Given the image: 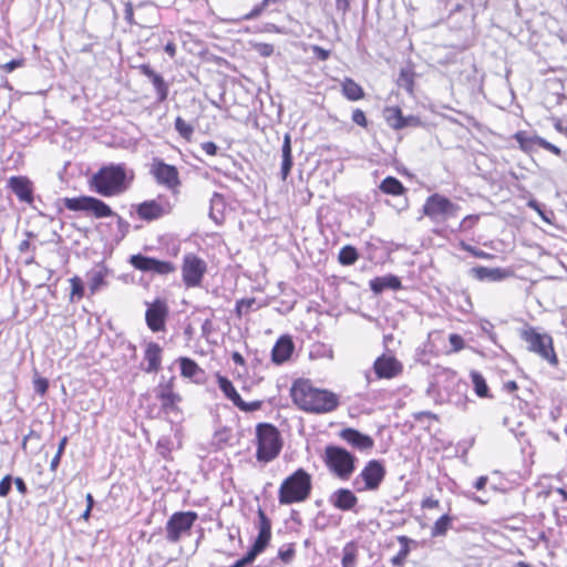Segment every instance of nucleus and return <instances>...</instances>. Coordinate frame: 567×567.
Returning <instances> with one entry per match:
<instances>
[{
	"mask_svg": "<svg viewBox=\"0 0 567 567\" xmlns=\"http://www.w3.org/2000/svg\"><path fill=\"white\" fill-rule=\"evenodd\" d=\"M290 396L300 410L315 414L332 412L340 404L338 394L313 386L308 379L296 380L290 389Z\"/></svg>",
	"mask_w": 567,
	"mask_h": 567,
	"instance_id": "obj_1",
	"label": "nucleus"
},
{
	"mask_svg": "<svg viewBox=\"0 0 567 567\" xmlns=\"http://www.w3.org/2000/svg\"><path fill=\"white\" fill-rule=\"evenodd\" d=\"M133 172L128 174L124 163L109 164L102 166L91 176L90 187L96 194L110 197L125 192L133 181Z\"/></svg>",
	"mask_w": 567,
	"mask_h": 567,
	"instance_id": "obj_2",
	"label": "nucleus"
},
{
	"mask_svg": "<svg viewBox=\"0 0 567 567\" xmlns=\"http://www.w3.org/2000/svg\"><path fill=\"white\" fill-rule=\"evenodd\" d=\"M64 207L71 212H82L94 216L95 218L116 217L118 233L124 238L130 231V223L117 215L110 205L100 198L93 196L64 197L60 199Z\"/></svg>",
	"mask_w": 567,
	"mask_h": 567,
	"instance_id": "obj_3",
	"label": "nucleus"
},
{
	"mask_svg": "<svg viewBox=\"0 0 567 567\" xmlns=\"http://www.w3.org/2000/svg\"><path fill=\"white\" fill-rule=\"evenodd\" d=\"M311 492V476L302 468L288 476L279 488V503L292 504L306 501Z\"/></svg>",
	"mask_w": 567,
	"mask_h": 567,
	"instance_id": "obj_4",
	"label": "nucleus"
},
{
	"mask_svg": "<svg viewBox=\"0 0 567 567\" xmlns=\"http://www.w3.org/2000/svg\"><path fill=\"white\" fill-rule=\"evenodd\" d=\"M257 461H272L282 449L279 430L271 423H259L256 426Z\"/></svg>",
	"mask_w": 567,
	"mask_h": 567,
	"instance_id": "obj_5",
	"label": "nucleus"
},
{
	"mask_svg": "<svg viewBox=\"0 0 567 567\" xmlns=\"http://www.w3.org/2000/svg\"><path fill=\"white\" fill-rule=\"evenodd\" d=\"M520 339L527 343V350L536 353L543 360L547 361L551 367L559 363L558 357L554 349L553 337L546 332H539L534 327L520 330Z\"/></svg>",
	"mask_w": 567,
	"mask_h": 567,
	"instance_id": "obj_6",
	"label": "nucleus"
},
{
	"mask_svg": "<svg viewBox=\"0 0 567 567\" xmlns=\"http://www.w3.org/2000/svg\"><path fill=\"white\" fill-rule=\"evenodd\" d=\"M458 210L460 206L457 204L439 193L430 195L423 205V214L432 220L455 217Z\"/></svg>",
	"mask_w": 567,
	"mask_h": 567,
	"instance_id": "obj_7",
	"label": "nucleus"
},
{
	"mask_svg": "<svg viewBox=\"0 0 567 567\" xmlns=\"http://www.w3.org/2000/svg\"><path fill=\"white\" fill-rule=\"evenodd\" d=\"M207 271V264L204 259L193 252L183 257L182 278L187 288L199 287Z\"/></svg>",
	"mask_w": 567,
	"mask_h": 567,
	"instance_id": "obj_8",
	"label": "nucleus"
},
{
	"mask_svg": "<svg viewBox=\"0 0 567 567\" xmlns=\"http://www.w3.org/2000/svg\"><path fill=\"white\" fill-rule=\"evenodd\" d=\"M128 262L136 270L158 276H166L176 271L174 262L161 260L141 252L130 256Z\"/></svg>",
	"mask_w": 567,
	"mask_h": 567,
	"instance_id": "obj_9",
	"label": "nucleus"
},
{
	"mask_svg": "<svg viewBox=\"0 0 567 567\" xmlns=\"http://www.w3.org/2000/svg\"><path fill=\"white\" fill-rule=\"evenodd\" d=\"M128 262L136 270L158 276H166L176 271L174 262L161 260L141 252L130 256Z\"/></svg>",
	"mask_w": 567,
	"mask_h": 567,
	"instance_id": "obj_10",
	"label": "nucleus"
},
{
	"mask_svg": "<svg viewBox=\"0 0 567 567\" xmlns=\"http://www.w3.org/2000/svg\"><path fill=\"white\" fill-rule=\"evenodd\" d=\"M385 473L382 463H367L354 478L353 487L357 492L377 491L383 482Z\"/></svg>",
	"mask_w": 567,
	"mask_h": 567,
	"instance_id": "obj_11",
	"label": "nucleus"
},
{
	"mask_svg": "<svg viewBox=\"0 0 567 567\" xmlns=\"http://www.w3.org/2000/svg\"><path fill=\"white\" fill-rule=\"evenodd\" d=\"M197 519L195 512H177L173 514L166 523V539L176 543L184 533L190 530Z\"/></svg>",
	"mask_w": 567,
	"mask_h": 567,
	"instance_id": "obj_12",
	"label": "nucleus"
},
{
	"mask_svg": "<svg viewBox=\"0 0 567 567\" xmlns=\"http://www.w3.org/2000/svg\"><path fill=\"white\" fill-rule=\"evenodd\" d=\"M145 321L153 332L164 331L169 309L164 299L157 298L153 302H146Z\"/></svg>",
	"mask_w": 567,
	"mask_h": 567,
	"instance_id": "obj_13",
	"label": "nucleus"
},
{
	"mask_svg": "<svg viewBox=\"0 0 567 567\" xmlns=\"http://www.w3.org/2000/svg\"><path fill=\"white\" fill-rule=\"evenodd\" d=\"M151 173L156 182L175 190L181 185L179 174L176 166L165 163L163 159L155 158Z\"/></svg>",
	"mask_w": 567,
	"mask_h": 567,
	"instance_id": "obj_14",
	"label": "nucleus"
},
{
	"mask_svg": "<svg viewBox=\"0 0 567 567\" xmlns=\"http://www.w3.org/2000/svg\"><path fill=\"white\" fill-rule=\"evenodd\" d=\"M137 216L145 221H153L168 215L172 212L169 202H157L156 199L144 200L134 206Z\"/></svg>",
	"mask_w": 567,
	"mask_h": 567,
	"instance_id": "obj_15",
	"label": "nucleus"
},
{
	"mask_svg": "<svg viewBox=\"0 0 567 567\" xmlns=\"http://www.w3.org/2000/svg\"><path fill=\"white\" fill-rule=\"evenodd\" d=\"M124 4V20L130 25L147 27V20L141 16L143 10H150L152 14L157 12V7L152 1H142L136 7L131 1H123Z\"/></svg>",
	"mask_w": 567,
	"mask_h": 567,
	"instance_id": "obj_16",
	"label": "nucleus"
},
{
	"mask_svg": "<svg viewBox=\"0 0 567 567\" xmlns=\"http://www.w3.org/2000/svg\"><path fill=\"white\" fill-rule=\"evenodd\" d=\"M379 189L381 193L385 195H391L400 198L399 204L396 206V209L399 212L408 209L409 202L408 198L405 197L408 188L402 184L400 179H398L394 176H386L379 184Z\"/></svg>",
	"mask_w": 567,
	"mask_h": 567,
	"instance_id": "obj_17",
	"label": "nucleus"
},
{
	"mask_svg": "<svg viewBox=\"0 0 567 567\" xmlns=\"http://www.w3.org/2000/svg\"><path fill=\"white\" fill-rule=\"evenodd\" d=\"M373 370L379 379H392L402 372L403 365L394 355L382 354L375 359Z\"/></svg>",
	"mask_w": 567,
	"mask_h": 567,
	"instance_id": "obj_18",
	"label": "nucleus"
},
{
	"mask_svg": "<svg viewBox=\"0 0 567 567\" xmlns=\"http://www.w3.org/2000/svg\"><path fill=\"white\" fill-rule=\"evenodd\" d=\"M468 275L477 281L501 282L513 276V271L508 268L475 266L468 270Z\"/></svg>",
	"mask_w": 567,
	"mask_h": 567,
	"instance_id": "obj_19",
	"label": "nucleus"
},
{
	"mask_svg": "<svg viewBox=\"0 0 567 567\" xmlns=\"http://www.w3.org/2000/svg\"><path fill=\"white\" fill-rule=\"evenodd\" d=\"M328 502L339 511L358 513L359 499L354 492L349 488L336 489L329 495Z\"/></svg>",
	"mask_w": 567,
	"mask_h": 567,
	"instance_id": "obj_20",
	"label": "nucleus"
},
{
	"mask_svg": "<svg viewBox=\"0 0 567 567\" xmlns=\"http://www.w3.org/2000/svg\"><path fill=\"white\" fill-rule=\"evenodd\" d=\"M8 187L18 197L20 202L33 203L32 182L24 176H12L8 181Z\"/></svg>",
	"mask_w": 567,
	"mask_h": 567,
	"instance_id": "obj_21",
	"label": "nucleus"
},
{
	"mask_svg": "<svg viewBox=\"0 0 567 567\" xmlns=\"http://www.w3.org/2000/svg\"><path fill=\"white\" fill-rule=\"evenodd\" d=\"M295 351V343L290 336L284 334L278 338L271 350V361L279 365L290 359Z\"/></svg>",
	"mask_w": 567,
	"mask_h": 567,
	"instance_id": "obj_22",
	"label": "nucleus"
},
{
	"mask_svg": "<svg viewBox=\"0 0 567 567\" xmlns=\"http://www.w3.org/2000/svg\"><path fill=\"white\" fill-rule=\"evenodd\" d=\"M141 74L150 79L157 94V102H164L168 96V84L164 78L154 71L150 64H141L138 66Z\"/></svg>",
	"mask_w": 567,
	"mask_h": 567,
	"instance_id": "obj_23",
	"label": "nucleus"
},
{
	"mask_svg": "<svg viewBox=\"0 0 567 567\" xmlns=\"http://www.w3.org/2000/svg\"><path fill=\"white\" fill-rule=\"evenodd\" d=\"M340 437L352 447L360 451L369 450L373 446V439L370 435L363 434L352 427L341 430Z\"/></svg>",
	"mask_w": 567,
	"mask_h": 567,
	"instance_id": "obj_24",
	"label": "nucleus"
},
{
	"mask_svg": "<svg viewBox=\"0 0 567 567\" xmlns=\"http://www.w3.org/2000/svg\"><path fill=\"white\" fill-rule=\"evenodd\" d=\"M369 287L374 295H381L385 290H400L402 288V281L400 277L388 274L385 276L374 277L371 279Z\"/></svg>",
	"mask_w": 567,
	"mask_h": 567,
	"instance_id": "obj_25",
	"label": "nucleus"
},
{
	"mask_svg": "<svg viewBox=\"0 0 567 567\" xmlns=\"http://www.w3.org/2000/svg\"><path fill=\"white\" fill-rule=\"evenodd\" d=\"M281 167H280V176L282 181H286L287 177L291 173V168L293 166L292 158V148H291V135L290 133H286L284 135L282 146H281Z\"/></svg>",
	"mask_w": 567,
	"mask_h": 567,
	"instance_id": "obj_26",
	"label": "nucleus"
},
{
	"mask_svg": "<svg viewBox=\"0 0 567 567\" xmlns=\"http://www.w3.org/2000/svg\"><path fill=\"white\" fill-rule=\"evenodd\" d=\"M178 362L181 374L184 378L192 379L197 383L202 382V378L205 374V372L195 360L187 357H182L178 359Z\"/></svg>",
	"mask_w": 567,
	"mask_h": 567,
	"instance_id": "obj_27",
	"label": "nucleus"
},
{
	"mask_svg": "<svg viewBox=\"0 0 567 567\" xmlns=\"http://www.w3.org/2000/svg\"><path fill=\"white\" fill-rule=\"evenodd\" d=\"M162 348L156 342H148L145 349L144 358L147 361V367L144 371L147 373L157 372L162 362Z\"/></svg>",
	"mask_w": 567,
	"mask_h": 567,
	"instance_id": "obj_28",
	"label": "nucleus"
},
{
	"mask_svg": "<svg viewBox=\"0 0 567 567\" xmlns=\"http://www.w3.org/2000/svg\"><path fill=\"white\" fill-rule=\"evenodd\" d=\"M257 514L259 533L254 543L267 548L271 538V522L261 508H258Z\"/></svg>",
	"mask_w": 567,
	"mask_h": 567,
	"instance_id": "obj_29",
	"label": "nucleus"
},
{
	"mask_svg": "<svg viewBox=\"0 0 567 567\" xmlns=\"http://www.w3.org/2000/svg\"><path fill=\"white\" fill-rule=\"evenodd\" d=\"M226 208V200L224 195L219 193H214L210 197L209 202V218L214 220L216 224H221L224 221Z\"/></svg>",
	"mask_w": 567,
	"mask_h": 567,
	"instance_id": "obj_30",
	"label": "nucleus"
},
{
	"mask_svg": "<svg viewBox=\"0 0 567 567\" xmlns=\"http://www.w3.org/2000/svg\"><path fill=\"white\" fill-rule=\"evenodd\" d=\"M341 92L349 101H359L364 97L363 87L351 78H344L341 82Z\"/></svg>",
	"mask_w": 567,
	"mask_h": 567,
	"instance_id": "obj_31",
	"label": "nucleus"
},
{
	"mask_svg": "<svg viewBox=\"0 0 567 567\" xmlns=\"http://www.w3.org/2000/svg\"><path fill=\"white\" fill-rule=\"evenodd\" d=\"M515 141L519 144V148L525 153H533L538 147L536 138H542L537 134H528L525 131H518L514 134Z\"/></svg>",
	"mask_w": 567,
	"mask_h": 567,
	"instance_id": "obj_32",
	"label": "nucleus"
},
{
	"mask_svg": "<svg viewBox=\"0 0 567 567\" xmlns=\"http://www.w3.org/2000/svg\"><path fill=\"white\" fill-rule=\"evenodd\" d=\"M323 461H358L348 450L338 445H327Z\"/></svg>",
	"mask_w": 567,
	"mask_h": 567,
	"instance_id": "obj_33",
	"label": "nucleus"
},
{
	"mask_svg": "<svg viewBox=\"0 0 567 567\" xmlns=\"http://www.w3.org/2000/svg\"><path fill=\"white\" fill-rule=\"evenodd\" d=\"M217 384L224 395L231 401L234 405H236L241 396L237 392L233 382L227 377L217 374Z\"/></svg>",
	"mask_w": 567,
	"mask_h": 567,
	"instance_id": "obj_34",
	"label": "nucleus"
},
{
	"mask_svg": "<svg viewBox=\"0 0 567 567\" xmlns=\"http://www.w3.org/2000/svg\"><path fill=\"white\" fill-rule=\"evenodd\" d=\"M415 72L411 68H403L400 71L396 84L400 89L405 90L410 95L414 92Z\"/></svg>",
	"mask_w": 567,
	"mask_h": 567,
	"instance_id": "obj_35",
	"label": "nucleus"
},
{
	"mask_svg": "<svg viewBox=\"0 0 567 567\" xmlns=\"http://www.w3.org/2000/svg\"><path fill=\"white\" fill-rule=\"evenodd\" d=\"M107 269H100L89 274V289L91 295H95L102 287L106 286L105 280Z\"/></svg>",
	"mask_w": 567,
	"mask_h": 567,
	"instance_id": "obj_36",
	"label": "nucleus"
},
{
	"mask_svg": "<svg viewBox=\"0 0 567 567\" xmlns=\"http://www.w3.org/2000/svg\"><path fill=\"white\" fill-rule=\"evenodd\" d=\"M453 517L449 514H443L436 522L434 523L431 529L432 537H441L445 536L447 530L452 527Z\"/></svg>",
	"mask_w": 567,
	"mask_h": 567,
	"instance_id": "obj_37",
	"label": "nucleus"
},
{
	"mask_svg": "<svg viewBox=\"0 0 567 567\" xmlns=\"http://www.w3.org/2000/svg\"><path fill=\"white\" fill-rule=\"evenodd\" d=\"M471 378L476 395L480 398H489V388L482 373H480L478 371H472Z\"/></svg>",
	"mask_w": 567,
	"mask_h": 567,
	"instance_id": "obj_38",
	"label": "nucleus"
},
{
	"mask_svg": "<svg viewBox=\"0 0 567 567\" xmlns=\"http://www.w3.org/2000/svg\"><path fill=\"white\" fill-rule=\"evenodd\" d=\"M359 259L358 249L352 245L343 246L338 255V260L342 266H351Z\"/></svg>",
	"mask_w": 567,
	"mask_h": 567,
	"instance_id": "obj_39",
	"label": "nucleus"
},
{
	"mask_svg": "<svg viewBox=\"0 0 567 567\" xmlns=\"http://www.w3.org/2000/svg\"><path fill=\"white\" fill-rule=\"evenodd\" d=\"M266 548L261 547L259 544L254 543L249 550L238 560L234 563L236 567H245L255 561L256 557L260 555Z\"/></svg>",
	"mask_w": 567,
	"mask_h": 567,
	"instance_id": "obj_40",
	"label": "nucleus"
},
{
	"mask_svg": "<svg viewBox=\"0 0 567 567\" xmlns=\"http://www.w3.org/2000/svg\"><path fill=\"white\" fill-rule=\"evenodd\" d=\"M330 471L341 480H348L354 472V463H327Z\"/></svg>",
	"mask_w": 567,
	"mask_h": 567,
	"instance_id": "obj_41",
	"label": "nucleus"
},
{
	"mask_svg": "<svg viewBox=\"0 0 567 567\" xmlns=\"http://www.w3.org/2000/svg\"><path fill=\"white\" fill-rule=\"evenodd\" d=\"M402 110L399 106H386L383 110V117L386 124L396 131V124L402 120Z\"/></svg>",
	"mask_w": 567,
	"mask_h": 567,
	"instance_id": "obj_42",
	"label": "nucleus"
},
{
	"mask_svg": "<svg viewBox=\"0 0 567 567\" xmlns=\"http://www.w3.org/2000/svg\"><path fill=\"white\" fill-rule=\"evenodd\" d=\"M343 556L341 560L342 567H355L357 563V546L353 542L346 544L342 549Z\"/></svg>",
	"mask_w": 567,
	"mask_h": 567,
	"instance_id": "obj_43",
	"label": "nucleus"
},
{
	"mask_svg": "<svg viewBox=\"0 0 567 567\" xmlns=\"http://www.w3.org/2000/svg\"><path fill=\"white\" fill-rule=\"evenodd\" d=\"M154 392L156 399H158L159 401L177 394L174 391V378H171L167 382H159V384L154 389Z\"/></svg>",
	"mask_w": 567,
	"mask_h": 567,
	"instance_id": "obj_44",
	"label": "nucleus"
},
{
	"mask_svg": "<svg viewBox=\"0 0 567 567\" xmlns=\"http://www.w3.org/2000/svg\"><path fill=\"white\" fill-rule=\"evenodd\" d=\"M182 401V396L177 393L168 399L161 400V410L165 414H178L181 410L178 403Z\"/></svg>",
	"mask_w": 567,
	"mask_h": 567,
	"instance_id": "obj_45",
	"label": "nucleus"
},
{
	"mask_svg": "<svg viewBox=\"0 0 567 567\" xmlns=\"http://www.w3.org/2000/svg\"><path fill=\"white\" fill-rule=\"evenodd\" d=\"M527 206L529 208L534 209L535 212H537L538 215L540 216V218L545 223L551 224V219L554 218V213H553V210L547 209L544 204L539 203L536 199H529L527 203Z\"/></svg>",
	"mask_w": 567,
	"mask_h": 567,
	"instance_id": "obj_46",
	"label": "nucleus"
},
{
	"mask_svg": "<svg viewBox=\"0 0 567 567\" xmlns=\"http://www.w3.org/2000/svg\"><path fill=\"white\" fill-rule=\"evenodd\" d=\"M176 132L185 140L189 141L194 133V127L187 123L183 117L177 116L174 122Z\"/></svg>",
	"mask_w": 567,
	"mask_h": 567,
	"instance_id": "obj_47",
	"label": "nucleus"
},
{
	"mask_svg": "<svg viewBox=\"0 0 567 567\" xmlns=\"http://www.w3.org/2000/svg\"><path fill=\"white\" fill-rule=\"evenodd\" d=\"M70 284H71V292H70L71 300L74 301V300L82 299L84 296V291H85V286H84L83 280L80 277L74 276L70 279Z\"/></svg>",
	"mask_w": 567,
	"mask_h": 567,
	"instance_id": "obj_48",
	"label": "nucleus"
},
{
	"mask_svg": "<svg viewBox=\"0 0 567 567\" xmlns=\"http://www.w3.org/2000/svg\"><path fill=\"white\" fill-rule=\"evenodd\" d=\"M249 45L254 52L258 53L262 58H269L275 52V47L270 43L250 41Z\"/></svg>",
	"mask_w": 567,
	"mask_h": 567,
	"instance_id": "obj_49",
	"label": "nucleus"
},
{
	"mask_svg": "<svg viewBox=\"0 0 567 567\" xmlns=\"http://www.w3.org/2000/svg\"><path fill=\"white\" fill-rule=\"evenodd\" d=\"M399 540L403 546L399 553L391 558V563L394 566H401L410 551L408 546L410 539L406 536H401L399 537Z\"/></svg>",
	"mask_w": 567,
	"mask_h": 567,
	"instance_id": "obj_50",
	"label": "nucleus"
},
{
	"mask_svg": "<svg viewBox=\"0 0 567 567\" xmlns=\"http://www.w3.org/2000/svg\"><path fill=\"white\" fill-rule=\"evenodd\" d=\"M460 248L470 252L473 257L475 258H480V259H491L493 258V255L489 254V252H486L475 246H472L470 244H467L466 241L464 240H461L460 244H458Z\"/></svg>",
	"mask_w": 567,
	"mask_h": 567,
	"instance_id": "obj_51",
	"label": "nucleus"
},
{
	"mask_svg": "<svg viewBox=\"0 0 567 567\" xmlns=\"http://www.w3.org/2000/svg\"><path fill=\"white\" fill-rule=\"evenodd\" d=\"M33 261H34L33 255H29L28 252L19 254L18 259H17V264L19 266V269H18L19 276L22 275L23 268H29L33 264ZM20 281L23 286L29 285L22 277H20Z\"/></svg>",
	"mask_w": 567,
	"mask_h": 567,
	"instance_id": "obj_52",
	"label": "nucleus"
},
{
	"mask_svg": "<svg viewBox=\"0 0 567 567\" xmlns=\"http://www.w3.org/2000/svg\"><path fill=\"white\" fill-rule=\"evenodd\" d=\"M255 298H243L240 300H237L235 311L237 317H243L244 315H247L252 305L255 303Z\"/></svg>",
	"mask_w": 567,
	"mask_h": 567,
	"instance_id": "obj_53",
	"label": "nucleus"
},
{
	"mask_svg": "<svg viewBox=\"0 0 567 567\" xmlns=\"http://www.w3.org/2000/svg\"><path fill=\"white\" fill-rule=\"evenodd\" d=\"M422 125V121L419 116L415 115H402V120L396 124V131L403 130L405 127H417Z\"/></svg>",
	"mask_w": 567,
	"mask_h": 567,
	"instance_id": "obj_54",
	"label": "nucleus"
},
{
	"mask_svg": "<svg viewBox=\"0 0 567 567\" xmlns=\"http://www.w3.org/2000/svg\"><path fill=\"white\" fill-rule=\"evenodd\" d=\"M261 405H262L261 401L246 402L240 398V400L238 401V403H236L235 406L244 412H255V411L259 410L261 408Z\"/></svg>",
	"mask_w": 567,
	"mask_h": 567,
	"instance_id": "obj_55",
	"label": "nucleus"
},
{
	"mask_svg": "<svg viewBox=\"0 0 567 567\" xmlns=\"http://www.w3.org/2000/svg\"><path fill=\"white\" fill-rule=\"evenodd\" d=\"M536 141L538 142V147H542L548 152H550L551 154L558 156V157H561L563 156V151L556 146L555 144L546 141L545 138H536Z\"/></svg>",
	"mask_w": 567,
	"mask_h": 567,
	"instance_id": "obj_56",
	"label": "nucleus"
},
{
	"mask_svg": "<svg viewBox=\"0 0 567 567\" xmlns=\"http://www.w3.org/2000/svg\"><path fill=\"white\" fill-rule=\"evenodd\" d=\"M351 120L357 125L367 128L368 127V120L365 116V113L361 109H355L352 112Z\"/></svg>",
	"mask_w": 567,
	"mask_h": 567,
	"instance_id": "obj_57",
	"label": "nucleus"
},
{
	"mask_svg": "<svg viewBox=\"0 0 567 567\" xmlns=\"http://www.w3.org/2000/svg\"><path fill=\"white\" fill-rule=\"evenodd\" d=\"M230 430L227 427H224L221 430H218L214 434V444H217L218 447L221 443H227L230 439Z\"/></svg>",
	"mask_w": 567,
	"mask_h": 567,
	"instance_id": "obj_58",
	"label": "nucleus"
},
{
	"mask_svg": "<svg viewBox=\"0 0 567 567\" xmlns=\"http://www.w3.org/2000/svg\"><path fill=\"white\" fill-rule=\"evenodd\" d=\"M481 330L487 336V338L496 343V333L494 332V324L488 320H482L481 323Z\"/></svg>",
	"mask_w": 567,
	"mask_h": 567,
	"instance_id": "obj_59",
	"label": "nucleus"
},
{
	"mask_svg": "<svg viewBox=\"0 0 567 567\" xmlns=\"http://www.w3.org/2000/svg\"><path fill=\"white\" fill-rule=\"evenodd\" d=\"M311 51H312L315 58L318 59L319 61H327L331 55L330 50H327L317 44L311 47Z\"/></svg>",
	"mask_w": 567,
	"mask_h": 567,
	"instance_id": "obj_60",
	"label": "nucleus"
},
{
	"mask_svg": "<svg viewBox=\"0 0 567 567\" xmlns=\"http://www.w3.org/2000/svg\"><path fill=\"white\" fill-rule=\"evenodd\" d=\"M450 344L453 351L457 352L465 347L464 339L457 333H451L449 337Z\"/></svg>",
	"mask_w": 567,
	"mask_h": 567,
	"instance_id": "obj_61",
	"label": "nucleus"
},
{
	"mask_svg": "<svg viewBox=\"0 0 567 567\" xmlns=\"http://www.w3.org/2000/svg\"><path fill=\"white\" fill-rule=\"evenodd\" d=\"M266 10V7L262 2L255 6L248 13H246L243 19L244 20H255L258 18L264 11Z\"/></svg>",
	"mask_w": 567,
	"mask_h": 567,
	"instance_id": "obj_62",
	"label": "nucleus"
},
{
	"mask_svg": "<svg viewBox=\"0 0 567 567\" xmlns=\"http://www.w3.org/2000/svg\"><path fill=\"white\" fill-rule=\"evenodd\" d=\"M478 215H467L462 219L460 227L463 230L471 229L478 221Z\"/></svg>",
	"mask_w": 567,
	"mask_h": 567,
	"instance_id": "obj_63",
	"label": "nucleus"
},
{
	"mask_svg": "<svg viewBox=\"0 0 567 567\" xmlns=\"http://www.w3.org/2000/svg\"><path fill=\"white\" fill-rule=\"evenodd\" d=\"M23 63H24L23 59H13V60L0 65V69H2L3 71L9 73V72H12L16 69L22 66Z\"/></svg>",
	"mask_w": 567,
	"mask_h": 567,
	"instance_id": "obj_64",
	"label": "nucleus"
}]
</instances>
